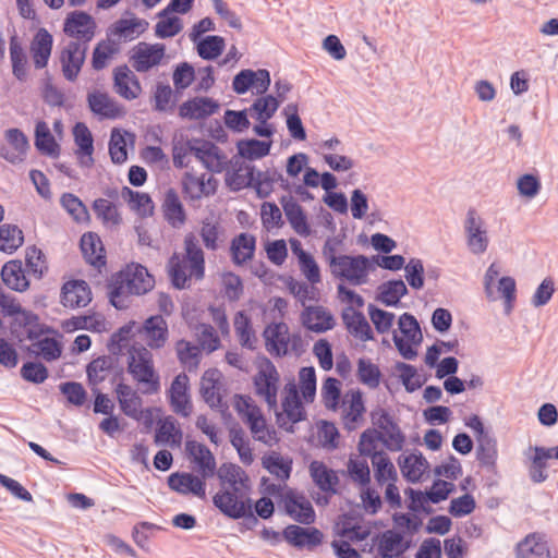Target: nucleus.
Listing matches in <instances>:
<instances>
[{
	"instance_id": "nucleus-1",
	"label": "nucleus",
	"mask_w": 558,
	"mask_h": 558,
	"mask_svg": "<svg viewBox=\"0 0 558 558\" xmlns=\"http://www.w3.org/2000/svg\"><path fill=\"white\" fill-rule=\"evenodd\" d=\"M185 451L196 465L201 477L190 472H173L167 478L168 487L181 495L192 494L198 498L206 497V478L216 473V459L210 449L196 440H186Z\"/></svg>"
},
{
	"instance_id": "nucleus-2",
	"label": "nucleus",
	"mask_w": 558,
	"mask_h": 558,
	"mask_svg": "<svg viewBox=\"0 0 558 558\" xmlns=\"http://www.w3.org/2000/svg\"><path fill=\"white\" fill-rule=\"evenodd\" d=\"M133 351L136 356L134 353H130L128 373L134 380L145 386V389L142 390L144 395L157 393L160 390V376L155 369L151 353L144 347L138 349L133 347Z\"/></svg>"
},
{
	"instance_id": "nucleus-3",
	"label": "nucleus",
	"mask_w": 558,
	"mask_h": 558,
	"mask_svg": "<svg viewBox=\"0 0 558 558\" xmlns=\"http://www.w3.org/2000/svg\"><path fill=\"white\" fill-rule=\"evenodd\" d=\"M213 504L228 519L239 520L254 512L255 502L250 497L242 498L240 488H235L219 490L214 495Z\"/></svg>"
},
{
	"instance_id": "nucleus-4",
	"label": "nucleus",
	"mask_w": 558,
	"mask_h": 558,
	"mask_svg": "<svg viewBox=\"0 0 558 558\" xmlns=\"http://www.w3.org/2000/svg\"><path fill=\"white\" fill-rule=\"evenodd\" d=\"M338 262L339 270H331L333 276L345 279L353 286L363 284L372 269L371 258L365 255H339Z\"/></svg>"
},
{
	"instance_id": "nucleus-5",
	"label": "nucleus",
	"mask_w": 558,
	"mask_h": 558,
	"mask_svg": "<svg viewBox=\"0 0 558 558\" xmlns=\"http://www.w3.org/2000/svg\"><path fill=\"white\" fill-rule=\"evenodd\" d=\"M186 145L190 153L202 161L207 170L221 172L225 169L227 165L226 156L213 142L194 138L187 140Z\"/></svg>"
},
{
	"instance_id": "nucleus-6",
	"label": "nucleus",
	"mask_w": 558,
	"mask_h": 558,
	"mask_svg": "<svg viewBox=\"0 0 558 558\" xmlns=\"http://www.w3.org/2000/svg\"><path fill=\"white\" fill-rule=\"evenodd\" d=\"M97 25L95 19L85 11L75 10L70 12L63 23V32L69 37L82 41L84 45L89 43Z\"/></svg>"
},
{
	"instance_id": "nucleus-7",
	"label": "nucleus",
	"mask_w": 558,
	"mask_h": 558,
	"mask_svg": "<svg viewBox=\"0 0 558 558\" xmlns=\"http://www.w3.org/2000/svg\"><path fill=\"white\" fill-rule=\"evenodd\" d=\"M282 537L292 547L313 551L322 545L324 533L315 526L289 524L282 530Z\"/></svg>"
},
{
	"instance_id": "nucleus-8",
	"label": "nucleus",
	"mask_w": 558,
	"mask_h": 558,
	"mask_svg": "<svg viewBox=\"0 0 558 558\" xmlns=\"http://www.w3.org/2000/svg\"><path fill=\"white\" fill-rule=\"evenodd\" d=\"M166 53V46L163 44H147L140 43L135 48L133 54L130 57V62L135 71L146 73L154 66L160 64Z\"/></svg>"
},
{
	"instance_id": "nucleus-9",
	"label": "nucleus",
	"mask_w": 558,
	"mask_h": 558,
	"mask_svg": "<svg viewBox=\"0 0 558 558\" xmlns=\"http://www.w3.org/2000/svg\"><path fill=\"white\" fill-rule=\"evenodd\" d=\"M87 46L80 41H70L60 53V63L63 76L69 82H74L86 59Z\"/></svg>"
},
{
	"instance_id": "nucleus-10",
	"label": "nucleus",
	"mask_w": 558,
	"mask_h": 558,
	"mask_svg": "<svg viewBox=\"0 0 558 558\" xmlns=\"http://www.w3.org/2000/svg\"><path fill=\"white\" fill-rule=\"evenodd\" d=\"M189 380L185 373H180L173 378L168 390V400L172 411L183 417H187L192 412Z\"/></svg>"
},
{
	"instance_id": "nucleus-11",
	"label": "nucleus",
	"mask_w": 558,
	"mask_h": 558,
	"mask_svg": "<svg viewBox=\"0 0 558 558\" xmlns=\"http://www.w3.org/2000/svg\"><path fill=\"white\" fill-rule=\"evenodd\" d=\"M89 110L100 119H120L126 113L125 108L112 99L107 93L93 90L87 94Z\"/></svg>"
},
{
	"instance_id": "nucleus-12",
	"label": "nucleus",
	"mask_w": 558,
	"mask_h": 558,
	"mask_svg": "<svg viewBox=\"0 0 558 558\" xmlns=\"http://www.w3.org/2000/svg\"><path fill=\"white\" fill-rule=\"evenodd\" d=\"M483 220L475 208H469L464 229L468 238V246L473 254H483L488 247L487 231L483 228Z\"/></svg>"
},
{
	"instance_id": "nucleus-13",
	"label": "nucleus",
	"mask_w": 558,
	"mask_h": 558,
	"mask_svg": "<svg viewBox=\"0 0 558 558\" xmlns=\"http://www.w3.org/2000/svg\"><path fill=\"white\" fill-rule=\"evenodd\" d=\"M220 104L210 97L195 96L182 102L179 107V117L187 120H205L215 114Z\"/></svg>"
},
{
	"instance_id": "nucleus-14",
	"label": "nucleus",
	"mask_w": 558,
	"mask_h": 558,
	"mask_svg": "<svg viewBox=\"0 0 558 558\" xmlns=\"http://www.w3.org/2000/svg\"><path fill=\"white\" fill-rule=\"evenodd\" d=\"M90 301L92 291L86 281L74 279L63 283L60 302L64 307H85Z\"/></svg>"
},
{
	"instance_id": "nucleus-15",
	"label": "nucleus",
	"mask_w": 558,
	"mask_h": 558,
	"mask_svg": "<svg viewBox=\"0 0 558 558\" xmlns=\"http://www.w3.org/2000/svg\"><path fill=\"white\" fill-rule=\"evenodd\" d=\"M120 277H124V283L130 294L143 295L149 292L155 286V279L146 267L141 264H133V269L120 270Z\"/></svg>"
},
{
	"instance_id": "nucleus-16",
	"label": "nucleus",
	"mask_w": 558,
	"mask_h": 558,
	"mask_svg": "<svg viewBox=\"0 0 558 558\" xmlns=\"http://www.w3.org/2000/svg\"><path fill=\"white\" fill-rule=\"evenodd\" d=\"M279 203L291 228L301 236L311 235V226L303 207L291 195H282Z\"/></svg>"
},
{
	"instance_id": "nucleus-17",
	"label": "nucleus",
	"mask_w": 558,
	"mask_h": 558,
	"mask_svg": "<svg viewBox=\"0 0 558 558\" xmlns=\"http://www.w3.org/2000/svg\"><path fill=\"white\" fill-rule=\"evenodd\" d=\"M286 323H270L263 331L266 350L276 357H282L288 354L290 338L283 335L288 332Z\"/></svg>"
},
{
	"instance_id": "nucleus-18",
	"label": "nucleus",
	"mask_w": 558,
	"mask_h": 558,
	"mask_svg": "<svg viewBox=\"0 0 558 558\" xmlns=\"http://www.w3.org/2000/svg\"><path fill=\"white\" fill-rule=\"evenodd\" d=\"M301 320L307 330L317 333L331 330L336 325L333 315L323 306H306L301 314Z\"/></svg>"
},
{
	"instance_id": "nucleus-19",
	"label": "nucleus",
	"mask_w": 558,
	"mask_h": 558,
	"mask_svg": "<svg viewBox=\"0 0 558 558\" xmlns=\"http://www.w3.org/2000/svg\"><path fill=\"white\" fill-rule=\"evenodd\" d=\"M53 46L52 35L44 27L39 28L34 35L29 51L36 70L47 66Z\"/></svg>"
},
{
	"instance_id": "nucleus-20",
	"label": "nucleus",
	"mask_w": 558,
	"mask_h": 558,
	"mask_svg": "<svg viewBox=\"0 0 558 558\" xmlns=\"http://www.w3.org/2000/svg\"><path fill=\"white\" fill-rule=\"evenodd\" d=\"M341 318L352 336L364 342L374 340L373 329L362 312L348 306L342 311Z\"/></svg>"
},
{
	"instance_id": "nucleus-21",
	"label": "nucleus",
	"mask_w": 558,
	"mask_h": 558,
	"mask_svg": "<svg viewBox=\"0 0 558 558\" xmlns=\"http://www.w3.org/2000/svg\"><path fill=\"white\" fill-rule=\"evenodd\" d=\"M73 136L77 146L76 155L81 166L90 168L94 165V137L84 122H76L73 126Z\"/></svg>"
},
{
	"instance_id": "nucleus-22",
	"label": "nucleus",
	"mask_w": 558,
	"mask_h": 558,
	"mask_svg": "<svg viewBox=\"0 0 558 558\" xmlns=\"http://www.w3.org/2000/svg\"><path fill=\"white\" fill-rule=\"evenodd\" d=\"M218 189V181L210 175L207 181L204 180V175L201 178L186 172L182 181L183 193L191 199H201L202 196H210L216 194Z\"/></svg>"
},
{
	"instance_id": "nucleus-23",
	"label": "nucleus",
	"mask_w": 558,
	"mask_h": 558,
	"mask_svg": "<svg viewBox=\"0 0 558 558\" xmlns=\"http://www.w3.org/2000/svg\"><path fill=\"white\" fill-rule=\"evenodd\" d=\"M184 250L191 276L196 280L203 279L205 276V254L194 233L190 232L185 235Z\"/></svg>"
},
{
	"instance_id": "nucleus-24",
	"label": "nucleus",
	"mask_w": 558,
	"mask_h": 558,
	"mask_svg": "<svg viewBox=\"0 0 558 558\" xmlns=\"http://www.w3.org/2000/svg\"><path fill=\"white\" fill-rule=\"evenodd\" d=\"M310 474L315 485L324 493L335 495L338 493L339 477L335 470L328 468L323 461H313L310 464Z\"/></svg>"
},
{
	"instance_id": "nucleus-25",
	"label": "nucleus",
	"mask_w": 558,
	"mask_h": 558,
	"mask_svg": "<svg viewBox=\"0 0 558 558\" xmlns=\"http://www.w3.org/2000/svg\"><path fill=\"white\" fill-rule=\"evenodd\" d=\"M80 247L86 263L96 268L106 265L105 250L97 233L92 231L84 233L80 241Z\"/></svg>"
},
{
	"instance_id": "nucleus-26",
	"label": "nucleus",
	"mask_w": 558,
	"mask_h": 558,
	"mask_svg": "<svg viewBox=\"0 0 558 558\" xmlns=\"http://www.w3.org/2000/svg\"><path fill=\"white\" fill-rule=\"evenodd\" d=\"M408 293L407 284L401 278L390 279L378 286L376 301L388 307H399L401 299Z\"/></svg>"
},
{
	"instance_id": "nucleus-27",
	"label": "nucleus",
	"mask_w": 558,
	"mask_h": 558,
	"mask_svg": "<svg viewBox=\"0 0 558 558\" xmlns=\"http://www.w3.org/2000/svg\"><path fill=\"white\" fill-rule=\"evenodd\" d=\"M476 460L481 468L486 469L488 472L496 473L497 470V439L489 432L480 438H476Z\"/></svg>"
},
{
	"instance_id": "nucleus-28",
	"label": "nucleus",
	"mask_w": 558,
	"mask_h": 558,
	"mask_svg": "<svg viewBox=\"0 0 558 558\" xmlns=\"http://www.w3.org/2000/svg\"><path fill=\"white\" fill-rule=\"evenodd\" d=\"M517 558H551L547 542L538 533L526 535L515 546Z\"/></svg>"
},
{
	"instance_id": "nucleus-29",
	"label": "nucleus",
	"mask_w": 558,
	"mask_h": 558,
	"mask_svg": "<svg viewBox=\"0 0 558 558\" xmlns=\"http://www.w3.org/2000/svg\"><path fill=\"white\" fill-rule=\"evenodd\" d=\"M114 392L117 393L121 412L131 418H136V416L141 414L143 405V399L137 391L133 390L131 386L123 381H119L114 388Z\"/></svg>"
},
{
	"instance_id": "nucleus-30",
	"label": "nucleus",
	"mask_w": 558,
	"mask_h": 558,
	"mask_svg": "<svg viewBox=\"0 0 558 558\" xmlns=\"http://www.w3.org/2000/svg\"><path fill=\"white\" fill-rule=\"evenodd\" d=\"M142 330L147 338V345L151 349L162 348L169 336L167 322L160 315L149 316L144 322Z\"/></svg>"
},
{
	"instance_id": "nucleus-31",
	"label": "nucleus",
	"mask_w": 558,
	"mask_h": 558,
	"mask_svg": "<svg viewBox=\"0 0 558 558\" xmlns=\"http://www.w3.org/2000/svg\"><path fill=\"white\" fill-rule=\"evenodd\" d=\"M256 250V238L250 233L242 232L234 236L230 244L232 262L236 266H242L254 257Z\"/></svg>"
},
{
	"instance_id": "nucleus-32",
	"label": "nucleus",
	"mask_w": 558,
	"mask_h": 558,
	"mask_svg": "<svg viewBox=\"0 0 558 558\" xmlns=\"http://www.w3.org/2000/svg\"><path fill=\"white\" fill-rule=\"evenodd\" d=\"M398 464L402 476L412 484L421 481L424 470L429 465L426 458L420 451L409 456H400Z\"/></svg>"
},
{
	"instance_id": "nucleus-33",
	"label": "nucleus",
	"mask_w": 558,
	"mask_h": 558,
	"mask_svg": "<svg viewBox=\"0 0 558 558\" xmlns=\"http://www.w3.org/2000/svg\"><path fill=\"white\" fill-rule=\"evenodd\" d=\"M263 359L266 364V371L262 369L253 377L255 393L260 397L278 391V384L280 379L279 373L274 363L266 356Z\"/></svg>"
},
{
	"instance_id": "nucleus-34",
	"label": "nucleus",
	"mask_w": 558,
	"mask_h": 558,
	"mask_svg": "<svg viewBox=\"0 0 558 558\" xmlns=\"http://www.w3.org/2000/svg\"><path fill=\"white\" fill-rule=\"evenodd\" d=\"M1 278L9 289L17 292H24L29 287V280L26 278L22 262L19 259L10 260L2 266Z\"/></svg>"
},
{
	"instance_id": "nucleus-35",
	"label": "nucleus",
	"mask_w": 558,
	"mask_h": 558,
	"mask_svg": "<svg viewBox=\"0 0 558 558\" xmlns=\"http://www.w3.org/2000/svg\"><path fill=\"white\" fill-rule=\"evenodd\" d=\"M183 433L178 426L177 420L168 415L159 421L155 430V442L159 445H169L179 447L182 442Z\"/></svg>"
},
{
	"instance_id": "nucleus-36",
	"label": "nucleus",
	"mask_w": 558,
	"mask_h": 558,
	"mask_svg": "<svg viewBox=\"0 0 558 558\" xmlns=\"http://www.w3.org/2000/svg\"><path fill=\"white\" fill-rule=\"evenodd\" d=\"M271 145V141L242 138L236 142V156L250 161L262 159L269 155Z\"/></svg>"
},
{
	"instance_id": "nucleus-37",
	"label": "nucleus",
	"mask_w": 558,
	"mask_h": 558,
	"mask_svg": "<svg viewBox=\"0 0 558 558\" xmlns=\"http://www.w3.org/2000/svg\"><path fill=\"white\" fill-rule=\"evenodd\" d=\"M126 137L133 144L135 134L118 128L112 129L109 141V155L114 165H121L128 159Z\"/></svg>"
},
{
	"instance_id": "nucleus-38",
	"label": "nucleus",
	"mask_w": 558,
	"mask_h": 558,
	"mask_svg": "<svg viewBox=\"0 0 558 558\" xmlns=\"http://www.w3.org/2000/svg\"><path fill=\"white\" fill-rule=\"evenodd\" d=\"M34 144L41 155L51 158H57L60 155V145L57 143L45 121H38L35 125Z\"/></svg>"
},
{
	"instance_id": "nucleus-39",
	"label": "nucleus",
	"mask_w": 558,
	"mask_h": 558,
	"mask_svg": "<svg viewBox=\"0 0 558 558\" xmlns=\"http://www.w3.org/2000/svg\"><path fill=\"white\" fill-rule=\"evenodd\" d=\"M12 74L20 82L27 80V56L17 35L10 37L9 41Z\"/></svg>"
},
{
	"instance_id": "nucleus-40",
	"label": "nucleus",
	"mask_w": 558,
	"mask_h": 558,
	"mask_svg": "<svg viewBox=\"0 0 558 558\" xmlns=\"http://www.w3.org/2000/svg\"><path fill=\"white\" fill-rule=\"evenodd\" d=\"M121 196L130 205L131 209L137 211L141 217L153 216L155 207L148 193H142L129 186H123Z\"/></svg>"
},
{
	"instance_id": "nucleus-41",
	"label": "nucleus",
	"mask_w": 558,
	"mask_h": 558,
	"mask_svg": "<svg viewBox=\"0 0 558 558\" xmlns=\"http://www.w3.org/2000/svg\"><path fill=\"white\" fill-rule=\"evenodd\" d=\"M165 219L172 226L183 225L186 220V213L178 193L173 189L166 192L162 205Z\"/></svg>"
},
{
	"instance_id": "nucleus-42",
	"label": "nucleus",
	"mask_w": 558,
	"mask_h": 558,
	"mask_svg": "<svg viewBox=\"0 0 558 558\" xmlns=\"http://www.w3.org/2000/svg\"><path fill=\"white\" fill-rule=\"evenodd\" d=\"M530 450H533L534 454L531 457L529 476L533 483H543L548 478L546 469L550 454L545 450V447L542 446L530 447Z\"/></svg>"
},
{
	"instance_id": "nucleus-43",
	"label": "nucleus",
	"mask_w": 558,
	"mask_h": 558,
	"mask_svg": "<svg viewBox=\"0 0 558 558\" xmlns=\"http://www.w3.org/2000/svg\"><path fill=\"white\" fill-rule=\"evenodd\" d=\"M197 54L208 61L216 60L226 48V40L219 35H208L194 43Z\"/></svg>"
},
{
	"instance_id": "nucleus-44",
	"label": "nucleus",
	"mask_w": 558,
	"mask_h": 558,
	"mask_svg": "<svg viewBox=\"0 0 558 558\" xmlns=\"http://www.w3.org/2000/svg\"><path fill=\"white\" fill-rule=\"evenodd\" d=\"M280 106V100L272 95L258 97L248 108L250 116L258 122L268 121Z\"/></svg>"
},
{
	"instance_id": "nucleus-45",
	"label": "nucleus",
	"mask_w": 558,
	"mask_h": 558,
	"mask_svg": "<svg viewBox=\"0 0 558 558\" xmlns=\"http://www.w3.org/2000/svg\"><path fill=\"white\" fill-rule=\"evenodd\" d=\"M57 336L54 338L44 337L40 340L33 343V347L37 348V351H33L27 348L29 354L41 356L47 362L58 360L63 351V344Z\"/></svg>"
},
{
	"instance_id": "nucleus-46",
	"label": "nucleus",
	"mask_w": 558,
	"mask_h": 558,
	"mask_svg": "<svg viewBox=\"0 0 558 558\" xmlns=\"http://www.w3.org/2000/svg\"><path fill=\"white\" fill-rule=\"evenodd\" d=\"M262 465L270 474L282 481L288 480L292 472V460L286 459L275 451L262 458Z\"/></svg>"
},
{
	"instance_id": "nucleus-47",
	"label": "nucleus",
	"mask_w": 558,
	"mask_h": 558,
	"mask_svg": "<svg viewBox=\"0 0 558 558\" xmlns=\"http://www.w3.org/2000/svg\"><path fill=\"white\" fill-rule=\"evenodd\" d=\"M374 466V476L378 485H384L386 482H397L398 473L391 462L390 458L385 451H379L376 459H372Z\"/></svg>"
},
{
	"instance_id": "nucleus-48",
	"label": "nucleus",
	"mask_w": 558,
	"mask_h": 558,
	"mask_svg": "<svg viewBox=\"0 0 558 558\" xmlns=\"http://www.w3.org/2000/svg\"><path fill=\"white\" fill-rule=\"evenodd\" d=\"M233 324L240 344L248 350H255L254 342L256 341V338L252 327L251 317L244 311H239L234 316Z\"/></svg>"
},
{
	"instance_id": "nucleus-49",
	"label": "nucleus",
	"mask_w": 558,
	"mask_h": 558,
	"mask_svg": "<svg viewBox=\"0 0 558 558\" xmlns=\"http://www.w3.org/2000/svg\"><path fill=\"white\" fill-rule=\"evenodd\" d=\"M24 243L23 231L16 226L4 223L0 226V251L12 254Z\"/></svg>"
},
{
	"instance_id": "nucleus-50",
	"label": "nucleus",
	"mask_w": 558,
	"mask_h": 558,
	"mask_svg": "<svg viewBox=\"0 0 558 558\" xmlns=\"http://www.w3.org/2000/svg\"><path fill=\"white\" fill-rule=\"evenodd\" d=\"M356 377L361 384L375 389L379 386L383 374L378 365L373 363L369 359L360 357L357 361Z\"/></svg>"
},
{
	"instance_id": "nucleus-51",
	"label": "nucleus",
	"mask_w": 558,
	"mask_h": 558,
	"mask_svg": "<svg viewBox=\"0 0 558 558\" xmlns=\"http://www.w3.org/2000/svg\"><path fill=\"white\" fill-rule=\"evenodd\" d=\"M130 75H132V71L126 64L119 65L113 70V88L118 95L126 100H133L138 97V92L130 87Z\"/></svg>"
},
{
	"instance_id": "nucleus-52",
	"label": "nucleus",
	"mask_w": 558,
	"mask_h": 558,
	"mask_svg": "<svg viewBox=\"0 0 558 558\" xmlns=\"http://www.w3.org/2000/svg\"><path fill=\"white\" fill-rule=\"evenodd\" d=\"M168 275L172 287L177 290H184L190 288L191 274L186 275L185 266L174 253L168 262Z\"/></svg>"
},
{
	"instance_id": "nucleus-53",
	"label": "nucleus",
	"mask_w": 558,
	"mask_h": 558,
	"mask_svg": "<svg viewBox=\"0 0 558 558\" xmlns=\"http://www.w3.org/2000/svg\"><path fill=\"white\" fill-rule=\"evenodd\" d=\"M400 531L396 529L387 530L377 534L373 542L376 544V550L380 558H393L399 542Z\"/></svg>"
},
{
	"instance_id": "nucleus-54",
	"label": "nucleus",
	"mask_w": 558,
	"mask_h": 558,
	"mask_svg": "<svg viewBox=\"0 0 558 558\" xmlns=\"http://www.w3.org/2000/svg\"><path fill=\"white\" fill-rule=\"evenodd\" d=\"M215 474H217L221 484H229L232 488L231 490L239 488L238 483L244 485V483L248 481L243 469L231 462L222 463L218 471L216 470Z\"/></svg>"
},
{
	"instance_id": "nucleus-55",
	"label": "nucleus",
	"mask_w": 558,
	"mask_h": 558,
	"mask_svg": "<svg viewBox=\"0 0 558 558\" xmlns=\"http://www.w3.org/2000/svg\"><path fill=\"white\" fill-rule=\"evenodd\" d=\"M286 116V123L289 134L295 141L306 140V130L299 114V107L296 104H289L283 109Z\"/></svg>"
},
{
	"instance_id": "nucleus-56",
	"label": "nucleus",
	"mask_w": 558,
	"mask_h": 558,
	"mask_svg": "<svg viewBox=\"0 0 558 558\" xmlns=\"http://www.w3.org/2000/svg\"><path fill=\"white\" fill-rule=\"evenodd\" d=\"M300 390L306 403H312L316 396L317 378L313 366H303L299 371Z\"/></svg>"
},
{
	"instance_id": "nucleus-57",
	"label": "nucleus",
	"mask_w": 558,
	"mask_h": 558,
	"mask_svg": "<svg viewBox=\"0 0 558 558\" xmlns=\"http://www.w3.org/2000/svg\"><path fill=\"white\" fill-rule=\"evenodd\" d=\"M25 264L29 274L41 279L48 271V265L44 252L33 245L26 248Z\"/></svg>"
},
{
	"instance_id": "nucleus-58",
	"label": "nucleus",
	"mask_w": 558,
	"mask_h": 558,
	"mask_svg": "<svg viewBox=\"0 0 558 558\" xmlns=\"http://www.w3.org/2000/svg\"><path fill=\"white\" fill-rule=\"evenodd\" d=\"M396 368L401 373L400 379L407 392L412 393L420 389L427 380L426 377L420 378L415 366L404 363L397 362Z\"/></svg>"
},
{
	"instance_id": "nucleus-59",
	"label": "nucleus",
	"mask_w": 558,
	"mask_h": 558,
	"mask_svg": "<svg viewBox=\"0 0 558 558\" xmlns=\"http://www.w3.org/2000/svg\"><path fill=\"white\" fill-rule=\"evenodd\" d=\"M20 375L25 381L39 385L49 377V369L40 361H26L20 369Z\"/></svg>"
},
{
	"instance_id": "nucleus-60",
	"label": "nucleus",
	"mask_w": 558,
	"mask_h": 558,
	"mask_svg": "<svg viewBox=\"0 0 558 558\" xmlns=\"http://www.w3.org/2000/svg\"><path fill=\"white\" fill-rule=\"evenodd\" d=\"M322 398L326 409L336 411L341 398V383L335 377H326L322 387Z\"/></svg>"
},
{
	"instance_id": "nucleus-61",
	"label": "nucleus",
	"mask_w": 558,
	"mask_h": 558,
	"mask_svg": "<svg viewBox=\"0 0 558 558\" xmlns=\"http://www.w3.org/2000/svg\"><path fill=\"white\" fill-rule=\"evenodd\" d=\"M62 207L73 217L76 222L89 220V213L84 203L72 193H64L60 198Z\"/></svg>"
},
{
	"instance_id": "nucleus-62",
	"label": "nucleus",
	"mask_w": 558,
	"mask_h": 558,
	"mask_svg": "<svg viewBox=\"0 0 558 558\" xmlns=\"http://www.w3.org/2000/svg\"><path fill=\"white\" fill-rule=\"evenodd\" d=\"M398 326L404 338L409 339L414 344H421L423 341V335L421 326L414 315L411 313H403L399 316Z\"/></svg>"
},
{
	"instance_id": "nucleus-63",
	"label": "nucleus",
	"mask_w": 558,
	"mask_h": 558,
	"mask_svg": "<svg viewBox=\"0 0 558 558\" xmlns=\"http://www.w3.org/2000/svg\"><path fill=\"white\" fill-rule=\"evenodd\" d=\"M178 360L182 365H187L189 371L196 368L199 364L201 349L190 341L181 339L175 344Z\"/></svg>"
},
{
	"instance_id": "nucleus-64",
	"label": "nucleus",
	"mask_w": 558,
	"mask_h": 558,
	"mask_svg": "<svg viewBox=\"0 0 558 558\" xmlns=\"http://www.w3.org/2000/svg\"><path fill=\"white\" fill-rule=\"evenodd\" d=\"M59 390L65 397L66 401L74 407H83L87 401V391L78 381L69 380L61 383Z\"/></svg>"
}]
</instances>
